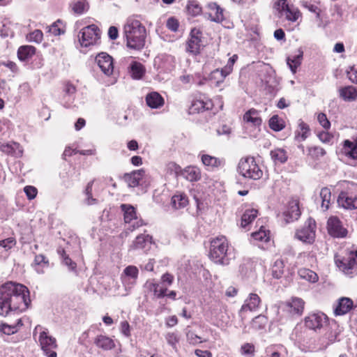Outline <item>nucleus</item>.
Wrapping results in <instances>:
<instances>
[{
  "label": "nucleus",
  "instance_id": "obj_1",
  "mask_svg": "<svg viewBox=\"0 0 357 357\" xmlns=\"http://www.w3.org/2000/svg\"><path fill=\"white\" fill-rule=\"evenodd\" d=\"M31 303L28 288L20 283L8 282L0 287V315L10 312L19 314L25 311Z\"/></svg>",
  "mask_w": 357,
  "mask_h": 357
},
{
  "label": "nucleus",
  "instance_id": "obj_2",
  "mask_svg": "<svg viewBox=\"0 0 357 357\" xmlns=\"http://www.w3.org/2000/svg\"><path fill=\"white\" fill-rule=\"evenodd\" d=\"M127 46L133 50H141L145 45L146 30L140 20L135 16L128 17L123 26Z\"/></svg>",
  "mask_w": 357,
  "mask_h": 357
},
{
  "label": "nucleus",
  "instance_id": "obj_3",
  "mask_svg": "<svg viewBox=\"0 0 357 357\" xmlns=\"http://www.w3.org/2000/svg\"><path fill=\"white\" fill-rule=\"evenodd\" d=\"M340 185L342 190L337 197L338 206L348 210L357 208V184L344 181Z\"/></svg>",
  "mask_w": 357,
  "mask_h": 357
},
{
  "label": "nucleus",
  "instance_id": "obj_4",
  "mask_svg": "<svg viewBox=\"0 0 357 357\" xmlns=\"http://www.w3.org/2000/svg\"><path fill=\"white\" fill-rule=\"evenodd\" d=\"M237 172L243 177L252 180H258L263 176L261 167L255 158L251 156L243 157L239 160Z\"/></svg>",
  "mask_w": 357,
  "mask_h": 357
},
{
  "label": "nucleus",
  "instance_id": "obj_5",
  "mask_svg": "<svg viewBox=\"0 0 357 357\" xmlns=\"http://www.w3.org/2000/svg\"><path fill=\"white\" fill-rule=\"evenodd\" d=\"M37 333H39L38 342L44 354L47 357H57L56 352L54 351L58 347L56 338L50 335L48 329L40 325H37L33 329V337Z\"/></svg>",
  "mask_w": 357,
  "mask_h": 357
},
{
  "label": "nucleus",
  "instance_id": "obj_6",
  "mask_svg": "<svg viewBox=\"0 0 357 357\" xmlns=\"http://www.w3.org/2000/svg\"><path fill=\"white\" fill-rule=\"evenodd\" d=\"M208 256L215 263L226 265L235 258V249L234 247H213Z\"/></svg>",
  "mask_w": 357,
  "mask_h": 357
},
{
  "label": "nucleus",
  "instance_id": "obj_7",
  "mask_svg": "<svg viewBox=\"0 0 357 357\" xmlns=\"http://www.w3.org/2000/svg\"><path fill=\"white\" fill-rule=\"evenodd\" d=\"M79 41L82 47H89L96 45L100 38V31L95 24L84 27L78 35Z\"/></svg>",
  "mask_w": 357,
  "mask_h": 357
},
{
  "label": "nucleus",
  "instance_id": "obj_8",
  "mask_svg": "<svg viewBox=\"0 0 357 357\" xmlns=\"http://www.w3.org/2000/svg\"><path fill=\"white\" fill-rule=\"evenodd\" d=\"M355 257H357V250L355 252L350 250L347 252V256L335 255V264L344 274L350 275L357 266Z\"/></svg>",
  "mask_w": 357,
  "mask_h": 357
},
{
  "label": "nucleus",
  "instance_id": "obj_9",
  "mask_svg": "<svg viewBox=\"0 0 357 357\" xmlns=\"http://www.w3.org/2000/svg\"><path fill=\"white\" fill-rule=\"evenodd\" d=\"M315 220L310 218L307 220L304 226L296 231L295 238L303 243L312 244L315 238Z\"/></svg>",
  "mask_w": 357,
  "mask_h": 357
},
{
  "label": "nucleus",
  "instance_id": "obj_10",
  "mask_svg": "<svg viewBox=\"0 0 357 357\" xmlns=\"http://www.w3.org/2000/svg\"><path fill=\"white\" fill-rule=\"evenodd\" d=\"M329 324L328 317L321 312L310 313L305 318V326L314 331L324 328Z\"/></svg>",
  "mask_w": 357,
  "mask_h": 357
},
{
  "label": "nucleus",
  "instance_id": "obj_11",
  "mask_svg": "<svg viewBox=\"0 0 357 357\" xmlns=\"http://www.w3.org/2000/svg\"><path fill=\"white\" fill-rule=\"evenodd\" d=\"M121 208L123 212L124 221L128 225V229L133 230L142 225V220L137 217L135 208L130 205L123 204Z\"/></svg>",
  "mask_w": 357,
  "mask_h": 357
},
{
  "label": "nucleus",
  "instance_id": "obj_12",
  "mask_svg": "<svg viewBox=\"0 0 357 357\" xmlns=\"http://www.w3.org/2000/svg\"><path fill=\"white\" fill-rule=\"evenodd\" d=\"M336 328L337 326L335 322L329 324L324 328L326 330L325 333L319 338L324 350H326L331 344L338 341L337 336L339 335V332L337 331Z\"/></svg>",
  "mask_w": 357,
  "mask_h": 357
},
{
  "label": "nucleus",
  "instance_id": "obj_13",
  "mask_svg": "<svg viewBox=\"0 0 357 357\" xmlns=\"http://www.w3.org/2000/svg\"><path fill=\"white\" fill-rule=\"evenodd\" d=\"M201 38L202 32L199 29H192L187 41L186 51L194 55L198 54L202 46Z\"/></svg>",
  "mask_w": 357,
  "mask_h": 357
},
{
  "label": "nucleus",
  "instance_id": "obj_14",
  "mask_svg": "<svg viewBox=\"0 0 357 357\" xmlns=\"http://www.w3.org/2000/svg\"><path fill=\"white\" fill-rule=\"evenodd\" d=\"M261 298L259 295L255 293H250L239 310V316L243 319L247 312L256 311L259 308Z\"/></svg>",
  "mask_w": 357,
  "mask_h": 357
},
{
  "label": "nucleus",
  "instance_id": "obj_15",
  "mask_svg": "<svg viewBox=\"0 0 357 357\" xmlns=\"http://www.w3.org/2000/svg\"><path fill=\"white\" fill-rule=\"evenodd\" d=\"M327 228L330 235L337 238H344L347 230L343 227L341 221L337 217H331L327 222Z\"/></svg>",
  "mask_w": 357,
  "mask_h": 357
},
{
  "label": "nucleus",
  "instance_id": "obj_16",
  "mask_svg": "<svg viewBox=\"0 0 357 357\" xmlns=\"http://www.w3.org/2000/svg\"><path fill=\"white\" fill-rule=\"evenodd\" d=\"M340 154L349 160L357 161V137L353 140L345 139L342 142Z\"/></svg>",
  "mask_w": 357,
  "mask_h": 357
},
{
  "label": "nucleus",
  "instance_id": "obj_17",
  "mask_svg": "<svg viewBox=\"0 0 357 357\" xmlns=\"http://www.w3.org/2000/svg\"><path fill=\"white\" fill-rule=\"evenodd\" d=\"M98 66L106 75H110L114 70L113 59L105 52L98 54L96 58Z\"/></svg>",
  "mask_w": 357,
  "mask_h": 357
},
{
  "label": "nucleus",
  "instance_id": "obj_18",
  "mask_svg": "<svg viewBox=\"0 0 357 357\" xmlns=\"http://www.w3.org/2000/svg\"><path fill=\"white\" fill-rule=\"evenodd\" d=\"M305 302L301 298L293 297L285 304V310L292 315H301L303 312Z\"/></svg>",
  "mask_w": 357,
  "mask_h": 357
},
{
  "label": "nucleus",
  "instance_id": "obj_19",
  "mask_svg": "<svg viewBox=\"0 0 357 357\" xmlns=\"http://www.w3.org/2000/svg\"><path fill=\"white\" fill-rule=\"evenodd\" d=\"M23 326L21 319H18L15 323L8 324L6 321H0V336L4 338V336H10L15 334Z\"/></svg>",
  "mask_w": 357,
  "mask_h": 357
},
{
  "label": "nucleus",
  "instance_id": "obj_20",
  "mask_svg": "<svg viewBox=\"0 0 357 357\" xmlns=\"http://www.w3.org/2000/svg\"><path fill=\"white\" fill-rule=\"evenodd\" d=\"M57 252L61 257V263L68 267L69 271L77 273V264L75 262L77 257L75 255L70 257V251L64 248H60Z\"/></svg>",
  "mask_w": 357,
  "mask_h": 357
},
{
  "label": "nucleus",
  "instance_id": "obj_21",
  "mask_svg": "<svg viewBox=\"0 0 357 357\" xmlns=\"http://www.w3.org/2000/svg\"><path fill=\"white\" fill-rule=\"evenodd\" d=\"M353 305L354 303L351 298L347 297L340 298L334 308V313L336 316L344 315L352 309Z\"/></svg>",
  "mask_w": 357,
  "mask_h": 357
},
{
  "label": "nucleus",
  "instance_id": "obj_22",
  "mask_svg": "<svg viewBox=\"0 0 357 357\" xmlns=\"http://www.w3.org/2000/svg\"><path fill=\"white\" fill-rule=\"evenodd\" d=\"M213 107L212 101L210 99H196L194 100L190 107V113L202 112L211 109Z\"/></svg>",
  "mask_w": 357,
  "mask_h": 357
},
{
  "label": "nucleus",
  "instance_id": "obj_23",
  "mask_svg": "<svg viewBox=\"0 0 357 357\" xmlns=\"http://www.w3.org/2000/svg\"><path fill=\"white\" fill-rule=\"evenodd\" d=\"M146 105L151 109H159L165 104L162 96L156 91H151L146 96Z\"/></svg>",
  "mask_w": 357,
  "mask_h": 357
},
{
  "label": "nucleus",
  "instance_id": "obj_24",
  "mask_svg": "<svg viewBox=\"0 0 357 357\" xmlns=\"http://www.w3.org/2000/svg\"><path fill=\"white\" fill-rule=\"evenodd\" d=\"M283 215L286 223H289L297 220L301 215V211L298 203L296 202L289 203L287 211L284 212Z\"/></svg>",
  "mask_w": 357,
  "mask_h": 357
},
{
  "label": "nucleus",
  "instance_id": "obj_25",
  "mask_svg": "<svg viewBox=\"0 0 357 357\" xmlns=\"http://www.w3.org/2000/svg\"><path fill=\"white\" fill-rule=\"evenodd\" d=\"M257 264L255 261L248 259L240 266L239 271L242 277L247 278H253L255 277Z\"/></svg>",
  "mask_w": 357,
  "mask_h": 357
},
{
  "label": "nucleus",
  "instance_id": "obj_26",
  "mask_svg": "<svg viewBox=\"0 0 357 357\" xmlns=\"http://www.w3.org/2000/svg\"><path fill=\"white\" fill-rule=\"evenodd\" d=\"M145 175L144 169H138L133 171L130 174H126L124 176V179L130 188H135L139 185L140 181Z\"/></svg>",
  "mask_w": 357,
  "mask_h": 357
},
{
  "label": "nucleus",
  "instance_id": "obj_27",
  "mask_svg": "<svg viewBox=\"0 0 357 357\" xmlns=\"http://www.w3.org/2000/svg\"><path fill=\"white\" fill-rule=\"evenodd\" d=\"M243 121L255 127L260 126L262 122L259 111L255 109H250L246 112L243 115Z\"/></svg>",
  "mask_w": 357,
  "mask_h": 357
},
{
  "label": "nucleus",
  "instance_id": "obj_28",
  "mask_svg": "<svg viewBox=\"0 0 357 357\" xmlns=\"http://www.w3.org/2000/svg\"><path fill=\"white\" fill-rule=\"evenodd\" d=\"M265 354L268 357H286L287 350L282 344H274L265 349Z\"/></svg>",
  "mask_w": 357,
  "mask_h": 357
},
{
  "label": "nucleus",
  "instance_id": "obj_29",
  "mask_svg": "<svg viewBox=\"0 0 357 357\" xmlns=\"http://www.w3.org/2000/svg\"><path fill=\"white\" fill-rule=\"evenodd\" d=\"M146 285L157 298H164L166 295V292H167V287H164L162 284L156 282L154 280L147 281Z\"/></svg>",
  "mask_w": 357,
  "mask_h": 357
},
{
  "label": "nucleus",
  "instance_id": "obj_30",
  "mask_svg": "<svg viewBox=\"0 0 357 357\" xmlns=\"http://www.w3.org/2000/svg\"><path fill=\"white\" fill-rule=\"evenodd\" d=\"M340 97L347 102L357 100V89L353 86L341 87L338 90Z\"/></svg>",
  "mask_w": 357,
  "mask_h": 357
},
{
  "label": "nucleus",
  "instance_id": "obj_31",
  "mask_svg": "<svg viewBox=\"0 0 357 357\" xmlns=\"http://www.w3.org/2000/svg\"><path fill=\"white\" fill-rule=\"evenodd\" d=\"M94 344L99 348L107 351L111 350L115 347L114 340L106 335H98L94 340Z\"/></svg>",
  "mask_w": 357,
  "mask_h": 357
},
{
  "label": "nucleus",
  "instance_id": "obj_32",
  "mask_svg": "<svg viewBox=\"0 0 357 357\" xmlns=\"http://www.w3.org/2000/svg\"><path fill=\"white\" fill-rule=\"evenodd\" d=\"M201 160L204 165L211 168H218L225 165V160L222 158H216L208 154H202Z\"/></svg>",
  "mask_w": 357,
  "mask_h": 357
},
{
  "label": "nucleus",
  "instance_id": "obj_33",
  "mask_svg": "<svg viewBox=\"0 0 357 357\" xmlns=\"http://www.w3.org/2000/svg\"><path fill=\"white\" fill-rule=\"evenodd\" d=\"M209 18L215 22H221L224 20L223 10L215 3H211L208 5Z\"/></svg>",
  "mask_w": 357,
  "mask_h": 357
},
{
  "label": "nucleus",
  "instance_id": "obj_34",
  "mask_svg": "<svg viewBox=\"0 0 357 357\" xmlns=\"http://www.w3.org/2000/svg\"><path fill=\"white\" fill-rule=\"evenodd\" d=\"M171 204L174 209L183 208L188 204V198L184 193H176L172 197Z\"/></svg>",
  "mask_w": 357,
  "mask_h": 357
},
{
  "label": "nucleus",
  "instance_id": "obj_35",
  "mask_svg": "<svg viewBox=\"0 0 357 357\" xmlns=\"http://www.w3.org/2000/svg\"><path fill=\"white\" fill-rule=\"evenodd\" d=\"M237 59L238 56L236 54H234L231 58L229 59L227 65L221 70L217 69L216 70L213 71L212 73L213 75L215 77L218 75H220L222 80L226 76L231 73L233 66Z\"/></svg>",
  "mask_w": 357,
  "mask_h": 357
},
{
  "label": "nucleus",
  "instance_id": "obj_36",
  "mask_svg": "<svg viewBox=\"0 0 357 357\" xmlns=\"http://www.w3.org/2000/svg\"><path fill=\"white\" fill-rule=\"evenodd\" d=\"M0 150L7 154H14L17 156H21L23 153L22 146L16 142L1 144Z\"/></svg>",
  "mask_w": 357,
  "mask_h": 357
},
{
  "label": "nucleus",
  "instance_id": "obj_37",
  "mask_svg": "<svg viewBox=\"0 0 357 357\" xmlns=\"http://www.w3.org/2000/svg\"><path fill=\"white\" fill-rule=\"evenodd\" d=\"M258 215V211L255 208H248L245 211L242 217L241 226L246 228L250 223L255 220Z\"/></svg>",
  "mask_w": 357,
  "mask_h": 357
},
{
  "label": "nucleus",
  "instance_id": "obj_38",
  "mask_svg": "<svg viewBox=\"0 0 357 357\" xmlns=\"http://www.w3.org/2000/svg\"><path fill=\"white\" fill-rule=\"evenodd\" d=\"M36 53V48L31 45H23L20 47L17 51V56L20 61H26L31 59Z\"/></svg>",
  "mask_w": 357,
  "mask_h": 357
},
{
  "label": "nucleus",
  "instance_id": "obj_39",
  "mask_svg": "<svg viewBox=\"0 0 357 357\" xmlns=\"http://www.w3.org/2000/svg\"><path fill=\"white\" fill-rule=\"evenodd\" d=\"M302 351L307 352H317L319 351H324L319 340H310L303 343L301 346Z\"/></svg>",
  "mask_w": 357,
  "mask_h": 357
},
{
  "label": "nucleus",
  "instance_id": "obj_40",
  "mask_svg": "<svg viewBox=\"0 0 357 357\" xmlns=\"http://www.w3.org/2000/svg\"><path fill=\"white\" fill-rule=\"evenodd\" d=\"M271 156L275 164L284 163L288 158L287 152L283 149H275L271 151Z\"/></svg>",
  "mask_w": 357,
  "mask_h": 357
},
{
  "label": "nucleus",
  "instance_id": "obj_41",
  "mask_svg": "<svg viewBox=\"0 0 357 357\" xmlns=\"http://www.w3.org/2000/svg\"><path fill=\"white\" fill-rule=\"evenodd\" d=\"M309 134V126L303 121H301L298 125V129L295 133V139L298 142L304 141L308 137Z\"/></svg>",
  "mask_w": 357,
  "mask_h": 357
},
{
  "label": "nucleus",
  "instance_id": "obj_42",
  "mask_svg": "<svg viewBox=\"0 0 357 357\" xmlns=\"http://www.w3.org/2000/svg\"><path fill=\"white\" fill-rule=\"evenodd\" d=\"M321 200V208L324 211L328 209L331 203V192L329 188H324L321 190L319 194Z\"/></svg>",
  "mask_w": 357,
  "mask_h": 357
},
{
  "label": "nucleus",
  "instance_id": "obj_43",
  "mask_svg": "<svg viewBox=\"0 0 357 357\" xmlns=\"http://www.w3.org/2000/svg\"><path fill=\"white\" fill-rule=\"evenodd\" d=\"M252 237L256 241L268 243L270 240V231L261 226L259 231L252 234Z\"/></svg>",
  "mask_w": 357,
  "mask_h": 357
},
{
  "label": "nucleus",
  "instance_id": "obj_44",
  "mask_svg": "<svg viewBox=\"0 0 357 357\" xmlns=\"http://www.w3.org/2000/svg\"><path fill=\"white\" fill-rule=\"evenodd\" d=\"M298 273L301 278L312 283L317 282L319 279V277L315 272L307 268H301Z\"/></svg>",
  "mask_w": 357,
  "mask_h": 357
},
{
  "label": "nucleus",
  "instance_id": "obj_45",
  "mask_svg": "<svg viewBox=\"0 0 357 357\" xmlns=\"http://www.w3.org/2000/svg\"><path fill=\"white\" fill-rule=\"evenodd\" d=\"M302 58L303 52L300 50L298 54L287 58V64L293 73L296 72L297 68L301 65Z\"/></svg>",
  "mask_w": 357,
  "mask_h": 357
},
{
  "label": "nucleus",
  "instance_id": "obj_46",
  "mask_svg": "<svg viewBox=\"0 0 357 357\" xmlns=\"http://www.w3.org/2000/svg\"><path fill=\"white\" fill-rule=\"evenodd\" d=\"M185 177L190 181H197L201 178V172L197 167H188L185 170Z\"/></svg>",
  "mask_w": 357,
  "mask_h": 357
},
{
  "label": "nucleus",
  "instance_id": "obj_47",
  "mask_svg": "<svg viewBox=\"0 0 357 357\" xmlns=\"http://www.w3.org/2000/svg\"><path fill=\"white\" fill-rule=\"evenodd\" d=\"M283 15L285 16L287 20L296 22L300 16V12L294 5L290 4L283 12Z\"/></svg>",
  "mask_w": 357,
  "mask_h": 357
},
{
  "label": "nucleus",
  "instance_id": "obj_48",
  "mask_svg": "<svg viewBox=\"0 0 357 357\" xmlns=\"http://www.w3.org/2000/svg\"><path fill=\"white\" fill-rule=\"evenodd\" d=\"M284 264L282 259H277L272 268L273 277L276 279H280L284 274Z\"/></svg>",
  "mask_w": 357,
  "mask_h": 357
},
{
  "label": "nucleus",
  "instance_id": "obj_49",
  "mask_svg": "<svg viewBox=\"0 0 357 357\" xmlns=\"http://www.w3.org/2000/svg\"><path fill=\"white\" fill-rule=\"evenodd\" d=\"M89 7V3L86 0H77L72 3L73 10L79 15L87 11Z\"/></svg>",
  "mask_w": 357,
  "mask_h": 357
},
{
  "label": "nucleus",
  "instance_id": "obj_50",
  "mask_svg": "<svg viewBox=\"0 0 357 357\" xmlns=\"http://www.w3.org/2000/svg\"><path fill=\"white\" fill-rule=\"evenodd\" d=\"M269 126L274 131H280L284 128V122L278 115H274L269 120Z\"/></svg>",
  "mask_w": 357,
  "mask_h": 357
},
{
  "label": "nucleus",
  "instance_id": "obj_51",
  "mask_svg": "<svg viewBox=\"0 0 357 357\" xmlns=\"http://www.w3.org/2000/svg\"><path fill=\"white\" fill-rule=\"evenodd\" d=\"M187 10L191 15L197 16L202 13V7L197 1L192 0L188 3Z\"/></svg>",
  "mask_w": 357,
  "mask_h": 357
},
{
  "label": "nucleus",
  "instance_id": "obj_52",
  "mask_svg": "<svg viewBox=\"0 0 357 357\" xmlns=\"http://www.w3.org/2000/svg\"><path fill=\"white\" fill-rule=\"evenodd\" d=\"M144 68L140 63L134 62L131 65V73L135 79H140L144 74Z\"/></svg>",
  "mask_w": 357,
  "mask_h": 357
},
{
  "label": "nucleus",
  "instance_id": "obj_53",
  "mask_svg": "<svg viewBox=\"0 0 357 357\" xmlns=\"http://www.w3.org/2000/svg\"><path fill=\"white\" fill-rule=\"evenodd\" d=\"M63 91L65 93V95L69 96L70 102H66V106L70 107L72 103L71 100H73V96L76 93V87L73 84L67 82L64 84Z\"/></svg>",
  "mask_w": 357,
  "mask_h": 357
},
{
  "label": "nucleus",
  "instance_id": "obj_54",
  "mask_svg": "<svg viewBox=\"0 0 357 357\" xmlns=\"http://www.w3.org/2000/svg\"><path fill=\"white\" fill-rule=\"evenodd\" d=\"M267 324V319L265 316L259 315L253 319L252 328L255 330H261L265 328Z\"/></svg>",
  "mask_w": 357,
  "mask_h": 357
},
{
  "label": "nucleus",
  "instance_id": "obj_55",
  "mask_svg": "<svg viewBox=\"0 0 357 357\" xmlns=\"http://www.w3.org/2000/svg\"><path fill=\"white\" fill-rule=\"evenodd\" d=\"M153 239L151 236L142 234L136 237L134 245H149L153 243Z\"/></svg>",
  "mask_w": 357,
  "mask_h": 357
},
{
  "label": "nucleus",
  "instance_id": "obj_56",
  "mask_svg": "<svg viewBox=\"0 0 357 357\" xmlns=\"http://www.w3.org/2000/svg\"><path fill=\"white\" fill-rule=\"evenodd\" d=\"M325 154V150L320 146H313L308 149V155L313 159L318 160Z\"/></svg>",
  "mask_w": 357,
  "mask_h": 357
},
{
  "label": "nucleus",
  "instance_id": "obj_57",
  "mask_svg": "<svg viewBox=\"0 0 357 357\" xmlns=\"http://www.w3.org/2000/svg\"><path fill=\"white\" fill-rule=\"evenodd\" d=\"M123 273L125 274V275L126 277L130 278V279L133 280H134L133 282H135V280L138 278L139 271L136 266L130 265V266H127L124 269Z\"/></svg>",
  "mask_w": 357,
  "mask_h": 357
},
{
  "label": "nucleus",
  "instance_id": "obj_58",
  "mask_svg": "<svg viewBox=\"0 0 357 357\" xmlns=\"http://www.w3.org/2000/svg\"><path fill=\"white\" fill-rule=\"evenodd\" d=\"M255 348L251 343H245L241 347V353L243 356L252 357L255 355Z\"/></svg>",
  "mask_w": 357,
  "mask_h": 357
},
{
  "label": "nucleus",
  "instance_id": "obj_59",
  "mask_svg": "<svg viewBox=\"0 0 357 357\" xmlns=\"http://www.w3.org/2000/svg\"><path fill=\"white\" fill-rule=\"evenodd\" d=\"M92 185H93V181L89 182L87 184V186H86V190H85V194H86V203L88 205H92V204H94L97 203L96 199L92 197V194H91Z\"/></svg>",
  "mask_w": 357,
  "mask_h": 357
},
{
  "label": "nucleus",
  "instance_id": "obj_60",
  "mask_svg": "<svg viewBox=\"0 0 357 357\" xmlns=\"http://www.w3.org/2000/svg\"><path fill=\"white\" fill-rule=\"evenodd\" d=\"M187 341L193 345H196L199 343L202 342V338L196 335L193 331H188L186 332Z\"/></svg>",
  "mask_w": 357,
  "mask_h": 357
},
{
  "label": "nucleus",
  "instance_id": "obj_61",
  "mask_svg": "<svg viewBox=\"0 0 357 357\" xmlns=\"http://www.w3.org/2000/svg\"><path fill=\"white\" fill-rule=\"evenodd\" d=\"M290 4L287 3V0H276L274 3L275 8L283 15V12L289 7Z\"/></svg>",
  "mask_w": 357,
  "mask_h": 357
},
{
  "label": "nucleus",
  "instance_id": "obj_62",
  "mask_svg": "<svg viewBox=\"0 0 357 357\" xmlns=\"http://www.w3.org/2000/svg\"><path fill=\"white\" fill-rule=\"evenodd\" d=\"M167 343L171 345L174 349L176 348V344L179 341V338L176 333H169L166 335Z\"/></svg>",
  "mask_w": 357,
  "mask_h": 357
},
{
  "label": "nucleus",
  "instance_id": "obj_63",
  "mask_svg": "<svg viewBox=\"0 0 357 357\" xmlns=\"http://www.w3.org/2000/svg\"><path fill=\"white\" fill-rule=\"evenodd\" d=\"M160 280H161V284L164 287H168L169 286L172 284V283L174 280V277L173 275H172L169 273H165L161 276Z\"/></svg>",
  "mask_w": 357,
  "mask_h": 357
},
{
  "label": "nucleus",
  "instance_id": "obj_64",
  "mask_svg": "<svg viewBox=\"0 0 357 357\" xmlns=\"http://www.w3.org/2000/svg\"><path fill=\"white\" fill-rule=\"evenodd\" d=\"M166 169L167 173L175 175L178 174L181 171V167L173 162L167 164Z\"/></svg>",
  "mask_w": 357,
  "mask_h": 357
}]
</instances>
